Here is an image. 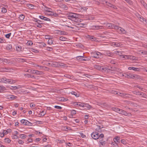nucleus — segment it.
<instances>
[{
  "label": "nucleus",
  "mask_w": 147,
  "mask_h": 147,
  "mask_svg": "<svg viewBox=\"0 0 147 147\" xmlns=\"http://www.w3.org/2000/svg\"><path fill=\"white\" fill-rule=\"evenodd\" d=\"M0 82L5 83L13 84L16 82L15 80H12L10 79H8L5 77L0 79Z\"/></svg>",
  "instance_id": "3"
},
{
  "label": "nucleus",
  "mask_w": 147,
  "mask_h": 147,
  "mask_svg": "<svg viewBox=\"0 0 147 147\" xmlns=\"http://www.w3.org/2000/svg\"><path fill=\"white\" fill-rule=\"evenodd\" d=\"M25 71L32 74L37 75H42L43 73L41 71L33 69H28L27 71Z\"/></svg>",
  "instance_id": "4"
},
{
  "label": "nucleus",
  "mask_w": 147,
  "mask_h": 147,
  "mask_svg": "<svg viewBox=\"0 0 147 147\" xmlns=\"http://www.w3.org/2000/svg\"><path fill=\"white\" fill-rule=\"evenodd\" d=\"M43 6L42 7V8L45 11H47L48 10V9H50V8H49L46 6L45 5H43Z\"/></svg>",
  "instance_id": "27"
},
{
  "label": "nucleus",
  "mask_w": 147,
  "mask_h": 147,
  "mask_svg": "<svg viewBox=\"0 0 147 147\" xmlns=\"http://www.w3.org/2000/svg\"><path fill=\"white\" fill-rule=\"evenodd\" d=\"M64 64L58 62L56 61V67H61L63 66Z\"/></svg>",
  "instance_id": "22"
},
{
  "label": "nucleus",
  "mask_w": 147,
  "mask_h": 147,
  "mask_svg": "<svg viewBox=\"0 0 147 147\" xmlns=\"http://www.w3.org/2000/svg\"><path fill=\"white\" fill-rule=\"evenodd\" d=\"M127 78L133 79L135 80H140L141 79L140 77V76L136 74H128Z\"/></svg>",
  "instance_id": "5"
},
{
  "label": "nucleus",
  "mask_w": 147,
  "mask_h": 147,
  "mask_svg": "<svg viewBox=\"0 0 147 147\" xmlns=\"http://www.w3.org/2000/svg\"><path fill=\"white\" fill-rule=\"evenodd\" d=\"M129 59L133 60H136L137 59V58L134 56L129 55Z\"/></svg>",
  "instance_id": "26"
},
{
  "label": "nucleus",
  "mask_w": 147,
  "mask_h": 147,
  "mask_svg": "<svg viewBox=\"0 0 147 147\" xmlns=\"http://www.w3.org/2000/svg\"><path fill=\"white\" fill-rule=\"evenodd\" d=\"M20 122L22 123L25 125H29L30 124H31V123L28 120L24 119L21 120Z\"/></svg>",
  "instance_id": "14"
},
{
  "label": "nucleus",
  "mask_w": 147,
  "mask_h": 147,
  "mask_svg": "<svg viewBox=\"0 0 147 147\" xmlns=\"http://www.w3.org/2000/svg\"><path fill=\"white\" fill-rule=\"evenodd\" d=\"M5 41V40L4 38H0V43H4L5 42L4 41Z\"/></svg>",
  "instance_id": "56"
},
{
  "label": "nucleus",
  "mask_w": 147,
  "mask_h": 147,
  "mask_svg": "<svg viewBox=\"0 0 147 147\" xmlns=\"http://www.w3.org/2000/svg\"><path fill=\"white\" fill-rule=\"evenodd\" d=\"M106 3H107V5L109 7H112L113 5L109 3H108L106 1Z\"/></svg>",
  "instance_id": "58"
},
{
  "label": "nucleus",
  "mask_w": 147,
  "mask_h": 147,
  "mask_svg": "<svg viewBox=\"0 0 147 147\" xmlns=\"http://www.w3.org/2000/svg\"><path fill=\"white\" fill-rule=\"evenodd\" d=\"M1 11L2 13H5L7 12V9L3 7L1 9Z\"/></svg>",
  "instance_id": "46"
},
{
  "label": "nucleus",
  "mask_w": 147,
  "mask_h": 147,
  "mask_svg": "<svg viewBox=\"0 0 147 147\" xmlns=\"http://www.w3.org/2000/svg\"><path fill=\"white\" fill-rule=\"evenodd\" d=\"M113 55V53L109 51L107 52L106 54V55L109 57H112Z\"/></svg>",
  "instance_id": "23"
},
{
  "label": "nucleus",
  "mask_w": 147,
  "mask_h": 147,
  "mask_svg": "<svg viewBox=\"0 0 147 147\" xmlns=\"http://www.w3.org/2000/svg\"><path fill=\"white\" fill-rule=\"evenodd\" d=\"M106 3H107V5L109 7H112L113 5L109 3H108L106 1Z\"/></svg>",
  "instance_id": "57"
},
{
  "label": "nucleus",
  "mask_w": 147,
  "mask_h": 147,
  "mask_svg": "<svg viewBox=\"0 0 147 147\" xmlns=\"http://www.w3.org/2000/svg\"><path fill=\"white\" fill-rule=\"evenodd\" d=\"M18 61L20 62L23 63L26 61L25 59L22 58H18Z\"/></svg>",
  "instance_id": "42"
},
{
  "label": "nucleus",
  "mask_w": 147,
  "mask_h": 147,
  "mask_svg": "<svg viewBox=\"0 0 147 147\" xmlns=\"http://www.w3.org/2000/svg\"><path fill=\"white\" fill-rule=\"evenodd\" d=\"M24 76L25 77L29 78H30L31 75L30 74H25Z\"/></svg>",
  "instance_id": "48"
},
{
  "label": "nucleus",
  "mask_w": 147,
  "mask_h": 147,
  "mask_svg": "<svg viewBox=\"0 0 147 147\" xmlns=\"http://www.w3.org/2000/svg\"><path fill=\"white\" fill-rule=\"evenodd\" d=\"M92 137L94 140H97L99 138V133L96 131L93 132L91 134Z\"/></svg>",
  "instance_id": "9"
},
{
  "label": "nucleus",
  "mask_w": 147,
  "mask_h": 147,
  "mask_svg": "<svg viewBox=\"0 0 147 147\" xmlns=\"http://www.w3.org/2000/svg\"><path fill=\"white\" fill-rule=\"evenodd\" d=\"M71 93L73 95H75L76 96V97H78L79 96V94H77L76 92H71Z\"/></svg>",
  "instance_id": "39"
},
{
  "label": "nucleus",
  "mask_w": 147,
  "mask_h": 147,
  "mask_svg": "<svg viewBox=\"0 0 147 147\" xmlns=\"http://www.w3.org/2000/svg\"><path fill=\"white\" fill-rule=\"evenodd\" d=\"M127 76H128V74H125V73H124L122 74V77H125V78H127Z\"/></svg>",
  "instance_id": "62"
},
{
  "label": "nucleus",
  "mask_w": 147,
  "mask_h": 147,
  "mask_svg": "<svg viewBox=\"0 0 147 147\" xmlns=\"http://www.w3.org/2000/svg\"><path fill=\"white\" fill-rule=\"evenodd\" d=\"M75 105H78L80 107H83L84 104H82L81 103H78L77 102H75Z\"/></svg>",
  "instance_id": "35"
},
{
  "label": "nucleus",
  "mask_w": 147,
  "mask_h": 147,
  "mask_svg": "<svg viewBox=\"0 0 147 147\" xmlns=\"http://www.w3.org/2000/svg\"><path fill=\"white\" fill-rule=\"evenodd\" d=\"M76 113V111L74 110H72L71 111V115H75Z\"/></svg>",
  "instance_id": "60"
},
{
  "label": "nucleus",
  "mask_w": 147,
  "mask_h": 147,
  "mask_svg": "<svg viewBox=\"0 0 147 147\" xmlns=\"http://www.w3.org/2000/svg\"><path fill=\"white\" fill-rule=\"evenodd\" d=\"M116 94L120 96H122L123 97L124 94V93H123L117 92Z\"/></svg>",
  "instance_id": "47"
},
{
  "label": "nucleus",
  "mask_w": 147,
  "mask_h": 147,
  "mask_svg": "<svg viewBox=\"0 0 147 147\" xmlns=\"http://www.w3.org/2000/svg\"><path fill=\"white\" fill-rule=\"evenodd\" d=\"M106 26L109 29H115L118 28V26L113 24L108 23L106 25Z\"/></svg>",
  "instance_id": "8"
},
{
  "label": "nucleus",
  "mask_w": 147,
  "mask_h": 147,
  "mask_svg": "<svg viewBox=\"0 0 147 147\" xmlns=\"http://www.w3.org/2000/svg\"><path fill=\"white\" fill-rule=\"evenodd\" d=\"M11 141V140L9 138H5L4 139V142L7 143H9Z\"/></svg>",
  "instance_id": "41"
},
{
  "label": "nucleus",
  "mask_w": 147,
  "mask_h": 147,
  "mask_svg": "<svg viewBox=\"0 0 147 147\" xmlns=\"http://www.w3.org/2000/svg\"><path fill=\"white\" fill-rule=\"evenodd\" d=\"M95 67L96 69L97 70H98L100 71H102L104 69H105L104 68V67L103 66H101L99 65H96L95 66Z\"/></svg>",
  "instance_id": "17"
},
{
  "label": "nucleus",
  "mask_w": 147,
  "mask_h": 147,
  "mask_svg": "<svg viewBox=\"0 0 147 147\" xmlns=\"http://www.w3.org/2000/svg\"><path fill=\"white\" fill-rule=\"evenodd\" d=\"M131 96V95L129 94H128L124 93V94L123 97L124 98H129Z\"/></svg>",
  "instance_id": "33"
},
{
  "label": "nucleus",
  "mask_w": 147,
  "mask_h": 147,
  "mask_svg": "<svg viewBox=\"0 0 147 147\" xmlns=\"http://www.w3.org/2000/svg\"><path fill=\"white\" fill-rule=\"evenodd\" d=\"M67 17L68 19L75 22H81V19L78 18L77 15L75 13H71Z\"/></svg>",
  "instance_id": "1"
},
{
  "label": "nucleus",
  "mask_w": 147,
  "mask_h": 147,
  "mask_svg": "<svg viewBox=\"0 0 147 147\" xmlns=\"http://www.w3.org/2000/svg\"><path fill=\"white\" fill-rule=\"evenodd\" d=\"M59 6L60 7L62 8L63 9L67 10L68 9L67 6L66 5L62 3H60L59 5Z\"/></svg>",
  "instance_id": "18"
},
{
  "label": "nucleus",
  "mask_w": 147,
  "mask_h": 147,
  "mask_svg": "<svg viewBox=\"0 0 147 147\" xmlns=\"http://www.w3.org/2000/svg\"><path fill=\"white\" fill-rule=\"evenodd\" d=\"M120 137L118 136L115 137L113 139V140L115 142V144L117 147H119L118 144L120 143Z\"/></svg>",
  "instance_id": "12"
},
{
  "label": "nucleus",
  "mask_w": 147,
  "mask_h": 147,
  "mask_svg": "<svg viewBox=\"0 0 147 147\" xmlns=\"http://www.w3.org/2000/svg\"><path fill=\"white\" fill-rule=\"evenodd\" d=\"M12 69L8 67H0V71L8 72L11 71Z\"/></svg>",
  "instance_id": "13"
},
{
  "label": "nucleus",
  "mask_w": 147,
  "mask_h": 147,
  "mask_svg": "<svg viewBox=\"0 0 147 147\" xmlns=\"http://www.w3.org/2000/svg\"><path fill=\"white\" fill-rule=\"evenodd\" d=\"M37 66L39 67H40V68H42V69H45L46 68H47V67H45V66H42V65L39 66L38 65Z\"/></svg>",
  "instance_id": "59"
},
{
  "label": "nucleus",
  "mask_w": 147,
  "mask_h": 147,
  "mask_svg": "<svg viewBox=\"0 0 147 147\" xmlns=\"http://www.w3.org/2000/svg\"><path fill=\"white\" fill-rule=\"evenodd\" d=\"M25 18V16L23 14L20 15L19 17V18L21 20H24Z\"/></svg>",
  "instance_id": "36"
},
{
  "label": "nucleus",
  "mask_w": 147,
  "mask_h": 147,
  "mask_svg": "<svg viewBox=\"0 0 147 147\" xmlns=\"http://www.w3.org/2000/svg\"><path fill=\"white\" fill-rule=\"evenodd\" d=\"M140 52H141V53L142 54H143L144 55H147V51H140Z\"/></svg>",
  "instance_id": "54"
},
{
  "label": "nucleus",
  "mask_w": 147,
  "mask_h": 147,
  "mask_svg": "<svg viewBox=\"0 0 147 147\" xmlns=\"http://www.w3.org/2000/svg\"><path fill=\"white\" fill-rule=\"evenodd\" d=\"M141 3L144 6V7L147 10V4L146 3H145L144 1H141Z\"/></svg>",
  "instance_id": "28"
},
{
  "label": "nucleus",
  "mask_w": 147,
  "mask_h": 147,
  "mask_svg": "<svg viewBox=\"0 0 147 147\" xmlns=\"http://www.w3.org/2000/svg\"><path fill=\"white\" fill-rule=\"evenodd\" d=\"M91 29L93 30H98L102 29L104 28V27L102 26H91Z\"/></svg>",
  "instance_id": "11"
},
{
  "label": "nucleus",
  "mask_w": 147,
  "mask_h": 147,
  "mask_svg": "<svg viewBox=\"0 0 147 147\" xmlns=\"http://www.w3.org/2000/svg\"><path fill=\"white\" fill-rule=\"evenodd\" d=\"M83 107L86 109H89L92 108L91 106L87 104H84Z\"/></svg>",
  "instance_id": "21"
},
{
  "label": "nucleus",
  "mask_w": 147,
  "mask_h": 147,
  "mask_svg": "<svg viewBox=\"0 0 147 147\" xmlns=\"http://www.w3.org/2000/svg\"><path fill=\"white\" fill-rule=\"evenodd\" d=\"M59 40L62 41H65V40L66 38L64 37L61 36L59 37V38H57Z\"/></svg>",
  "instance_id": "40"
},
{
  "label": "nucleus",
  "mask_w": 147,
  "mask_h": 147,
  "mask_svg": "<svg viewBox=\"0 0 147 147\" xmlns=\"http://www.w3.org/2000/svg\"><path fill=\"white\" fill-rule=\"evenodd\" d=\"M6 48L8 50H11L12 49V46L11 44H9L7 47Z\"/></svg>",
  "instance_id": "29"
},
{
  "label": "nucleus",
  "mask_w": 147,
  "mask_h": 147,
  "mask_svg": "<svg viewBox=\"0 0 147 147\" xmlns=\"http://www.w3.org/2000/svg\"><path fill=\"white\" fill-rule=\"evenodd\" d=\"M114 53L120 56H122L123 55H122V53L120 51H114Z\"/></svg>",
  "instance_id": "24"
},
{
  "label": "nucleus",
  "mask_w": 147,
  "mask_h": 147,
  "mask_svg": "<svg viewBox=\"0 0 147 147\" xmlns=\"http://www.w3.org/2000/svg\"><path fill=\"white\" fill-rule=\"evenodd\" d=\"M101 128L100 127V126H98L97 127L96 129L95 130L96 131H98V132H101L102 131Z\"/></svg>",
  "instance_id": "31"
},
{
  "label": "nucleus",
  "mask_w": 147,
  "mask_h": 147,
  "mask_svg": "<svg viewBox=\"0 0 147 147\" xmlns=\"http://www.w3.org/2000/svg\"><path fill=\"white\" fill-rule=\"evenodd\" d=\"M22 49V48L20 46H18L16 47V49L18 51H21Z\"/></svg>",
  "instance_id": "37"
},
{
  "label": "nucleus",
  "mask_w": 147,
  "mask_h": 147,
  "mask_svg": "<svg viewBox=\"0 0 147 147\" xmlns=\"http://www.w3.org/2000/svg\"><path fill=\"white\" fill-rule=\"evenodd\" d=\"M84 55H83V56H77L76 57L77 59L80 61H89L90 60V57H88L84 56Z\"/></svg>",
  "instance_id": "6"
},
{
  "label": "nucleus",
  "mask_w": 147,
  "mask_h": 147,
  "mask_svg": "<svg viewBox=\"0 0 147 147\" xmlns=\"http://www.w3.org/2000/svg\"><path fill=\"white\" fill-rule=\"evenodd\" d=\"M27 44L28 45L31 46L33 44V42L32 41L29 40L27 42Z\"/></svg>",
  "instance_id": "44"
},
{
  "label": "nucleus",
  "mask_w": 147,
  "mask_h": 147,
  "mask_svg": "<svg viewBox=\"0 0 147 147\" xmlns=\"http://www.w3.org/2000/svg\"><path fill=\"white\" fill-rule=\"evenodd\" d=\"M16 97V96L13 95H10L9 96L8 98L11 100H15Z\"/></svg>",
  "instance_id": "25"
},
{
  "label": "nucleus",
  "mask_w": 147,
  "mask_h": 147,
  "mask_svg": "<svg viewBox=\"0 0 147 147\" xmlns=\"http://www.w3.org/2000/svg\"><path fill=\"white\" fill-rule=\"evenodd\" d=\"M56 141L58 143H63V141L62 140H58L57 141Z\"/></svg>",
  "instance_id": "64"
},
{
  "label": "nucleus",
  "mask_w": 147,
  "mask_h": 147,
  "mask_svg": "<svg viewBox=\"0 0 147 147\" xmlns=\"http://www.w3.org/2000/svg\"><path fill=\"white\" fill-rule=\"evenodd\" d=\"M96 54L98 56H100L101 57H102L101 56L102 55V54L98 52L97 53H96Z\"/></svg>",
  "instance_id": "63"
},
{
  "label": "nucleus",
  "mask_w": 147,
  "mask_h": 147,
  "mask_svg": "<svg viewBox=\"0 0 147 147\" xmlns=\"http://www.w3.org/2000/svg\"><path fill=\"white\" fill-rule=\"evenodd\" d=\"M20 137L21 138H24L26 137V135L25 134H21L20 135Z\"/></svg>",
  "instance_id": "52"
},
{
  "label": "nucleus",
  "mask_w": 147,
  "mask_h": 147,
  "mask_svg": "<svg viewBox=\"0 0 147 147\" xmlns=\"http://www.w3.org/2000/svg\"><path fill=\"white\" fill-rule=\"evenodd\" d=\"M104 134H100L99 133V138H100V139H102V138L104 137Z\"/></svg>",
  "instance_id": "49"
},
{
  "label": "nucleus",
  "mask_w": 147,
  "mask_h": 147,
  "mask_svg": "<svg viewBox=\"0 0 147 147\" xmlns=\"http://www.w3.org/2000/svg\"><path fill=\"white\" fill-rule=\"evenodd\" d=\"M11 89H12L13 90H17L19 89L20 88V87L19 86H11Z\"/></svg>",
  "instance_id": "38"
},
{
  "label": "nucleus",
  "mask_w": 147,
  "mask_h": 147,
  "mask_svg": "<svg viewBox=\"0 0 147 147\" xmlns=\"http://www.w3.org/2000/svg\"><path fill=\"white\" fill-rule=\"evenodd\" d=\"M121 114L125 116H131V114L129 113H127L126 111L123 110L122 111Z\"/></svg>",
  "instance_id": "20"
},
{
  "label": "nucleus",
  "mask_w": 147,
  "mask_h": 147,
  "mask_svg": "<svg viewBox=\"0 0 147 147\" xmlns=\"http://www.w3.org/2000/svg\"><path fill=\"white\" fill-rule=\"evenodd\" d=\"M11 34V33H9V34H6L5 35V36L6 38H9L10 37Z\"/></svg>",
  "instance_id": "55"
},
{
  "label": "nucleus",
  "mask_w": 147,
  "mask_h": 147,
  "mask_svg": "<svg viewBox=\"0 0 147 147\" xmlns=\"http://www.w3.org/2000/svg\"><path fill=\"white\" fill-rule=\"evenodd\" d=\"M61 15V14H58L56 13V22L62 23L63 21Z\"/></svg>",
  "instance_id": "7"
},
{
  "label": "nucleus",
  "mask_w": 147,
  "mask_h": 147,
  "mask_svg": "<svg viewBox=\"0 0 147 147\" xmlns=\"http://www.w3.org/2000/svg\"><path fill=\"white\" fill-rule=\"evenodd\" d=\"M133 92L135 94L139 96H142L143 97L146 98V97L147 96L145 94L141 92L135 91H133Z\"/></svg>",
  "instance_id": "10"
},
{
  "label": "nucleus",
  "mask_w": 147,
  "mask_h": 147,
  "mask_svg": "<svg viewBox=\"0 0 147 147\" xmlns=\"http://www.w3.org/2000/svg\"><path fill=\"white\" fill-rule=\"evenodd\" d=\"M100 142L102 145H104L105 144V142L102 139H101L100 141Z\"/></svg>",
  "instance_id": "43"
},
{
  "label": "nucleus",
  "mask_w": 147,
  "mask_h": 147,
  "mask_svg": "<svg viewBox=\"0 0 147 147\" xmlns=\"http://www.w3.org/2000/svg\"><path fill=\"white\" fill-rule=\"evenodd\" d=\"M27 6L30 9H34V6L32 4H27Z\"/></svg>",
  "instance_id": "32"
},
{
  "label": "nucleus",
  "mask_w": 147,
  "mask_h": 147,
  "mask_svg": "<svg viewBox=\"0 0 147 147\" xmlns=\"http://www.w3.org/2000/svg\"><path fill=\"white\" fill-rule=\"evenodd\" d=\"M118 28L115 29V30H119V33H123V34H125L126 33V31L124 29L118 26Z\"/></svg>",
  "instance_id": "15"
},
{
  "label": "nucleus",
  "mask_w": 147,
  "mask_h": 147,
  "mask_svg": "<svg viewBox=\"0 0 147 147\" xmlns=\"http://www.w3.org/2000/svg\"><path fill=\"white\" fill-rule=\"evenodd\" d=\"M35 24V25H36L37 27L39 28H40L42 27L41 24H40V23L37 22V23H36Z\"/></svg>",
  "instance_id": "51"
},
{
  "label": "nucleus",
  "mask_w": 147,
  "mask_h": 147,
  "mask_svg": "<svg viewBox=\"0 0 147 147\" xmlns=\"http://www.w3.org/2000/svg\"><path fill=\"white\" fill-rule=\"evenodd\" d=\"M128 69L129 70H133L136 71H139L140 70V69L139 68L134 67H129L128 68Z\"/></svg>",
  "instance_id": "19"
},
{
  "label": "nucleus",
  "mask_w": 147,
  "mask_h": 147,
  "mask_svg": "<svg viewBox=\"0 0 147 147\" xmlns=\"http://www.w3.org/2000/svg\"><path fill=\"white\" fill-rule=\"evenodd\" d=\"M31 50L32 52L36 53H37L39 52V51L38 50L34 48L31 49Z\"/></svg>",
  "instance_id": "30"
},
{
  "label": "nucleus",
  "mask_w": 147,
  "mask_h": 147,
  "mask_svg": "<svg viewBox=\"0 0 147 147\" xmlns=\"http://www.w3.org/2000/svg\"><path fill=\"white\" fill-rule=\"evenodd\" d=\"M62 90L59 88H56V93H61V92ZM56 100L62 102H66L68 100V99L66 98L59 97L56 93Z\"/></svg>",
  "instance_id": "2"
},
{
  "label": "nucleus",
  "mask_w": 147,
  "mask_h": 147,
  "mask_svg": "<svg viewBox=\"0 0 147 147\" xmlns=\"http://www.w3.org/2000/svg\"><path fill=\"white\" fill-rule=\"evenodd\" d=\"M123 58H124V59H129V55H123Z\"/></svg>",
  "instance_id": "34"
},
{
  "label": "nucleus",
  "mask_w": 147,
  "mask_h": 147,
  "mask_svg": "<svg viewBox=\"0 0 147 147\" xmlns=\"http://www.w3.org/2000/svg\"><path fill=\"white\" fill-rule=\"evenodd\" d=\"M88 38L92 41H94L96 42L98 41V40L97 39V38L93 36L88 35Z\"/></svg>",
  "instance_id": "16"
},
{
  "label": "nucleus",
  "mask_w": 147,
  "mask_h": 147,
  "mask_svg": "<svg viewBox=\"0 0 147 147\" xmlns=\"http://www.w3.org/2000/svg\"><path fill=\"white\" fill-rule=\"evenodd\" d=\"M48 43L49 44L51 45L53 43V41L52 39H49L48 41Z\"/></svg>",
  "instance_id": "50"
},
{
  "label": "nucleus",
  "mask_w": 147,
  "mask_h": 147,
  "mask_svg": "<svg viewBox=\"0 0 147 147\" xmlns=\"http://www.w3.org/2000/svg\"><path fill=\"white\" fill-rule=\"evenodd\" d=\"M44 18L43 19V20H44L45 21H51L50 19H49V18H47L46 17H44V18Z\"/></svg>",
  "instance_id": "61"
},
{
  "label": "nucleus",
  "mask_w": 147,
  "mask_h": 147,
  "mask_svg": "<svg viewBox=\"0 0 147 147\" xmlns=\"http://www.w3.org/2000/svg\"><path fill=\"white\" fill-rule=\"evenodd\" d=\"M66 34V32L64 31H60L59 35H65Z\"/></svg>",
  "instance_id": "45"
},
{
  "label": "nucleus",
  "mask_w": 147,
  "mask_h": 147,
  "mask_svg": "<svg viewBox=\"0 0 147 147\" xmlns=\"http://www.w3.org/2000/svg\"><path fill=\"white\" fill-rule=\"evenodd\" d=\"M78 26V27H83L84 26V25L80 23H78L77 24Z\"/></svg>",
  "instance_id": "53"
}]
</instances>
